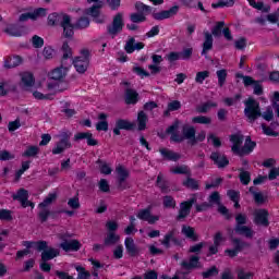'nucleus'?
I'll return each instance as SVG.
<instances>
[{"instance_id": "1", "label": "nucleus", "mask_w": 279, "mask_h": 279, "mask_svg": "<svg viewBox=\"0 0 279 279\" xmlns=\"http://www.w3.org/2000/svg\"><path fill=\"white\" fill-rule=\"evenodd\" d=\"M244 114L248 123H254L259 117H263L265 121H271L274 119V109L268 107L264 113H260V105L254 98H248L244 101Z\"/></svg>"}, {"instance_id": "2", "label": "nucleus", "mask_w": 279, "mask_h": 279, "mask_svg": "<svg viewBox=\"0 0 279 279\" xmlns=\"http://www.w3.org/2000/svg\"><path fill=\"white\" fill-rule=\"evenodd\" d=\"M69 71L68 66L61 65L51 72H49L48 90H54V93H61L66 88V83H64V78L66 77V72Z\"/></svg>"}, {"instance_id": "3", "label": "nucleus", "mask_w": 279, "mask_h": 279, "mask_svg": "<svg viewBox=\"0 0 279 279\" xmlns=\"http://www.w3.org/2000/svg\"><path fill=\"white\" fill-rule=\"evenodd\" d=\"M230 141L232 143V151L238 156H247V154H252L256 148V142L252 141V137L247 136L245 138L244 145L243 143V135L241 133H236L231 135Z\"/></svg>"}, {"instance_id": "4", "label": "nucleus", "mask_w": 279, "mask_h": 279, "mask_svg": "<svg viewBox=\"0 0 279 279\" xmlns=\"http://www.w3.org/2000/svg\"><path fill=\"white\" fill-rule=\"evenodd\" d=\"M73 64L77 73H86L90 64V51L88 49H82L81 54L75 58Z\"/></svg>"}, {"instance_id": "5", "label": "nucleus", "mask_w": 279, "mask_h": 279, "mask_svg": "<svg viewBox=\"0 0 279 279\" xmlns=\"http://www.w3.org/2000/svg\"><path fill=\"white\" fill-rule=\"evenodd\" d=\"M36 250L37 252H41V260H53V258L60 256V251L48 246L46 241L37 242Z\"/></svg>"}, {"instance_id": "6", "label": "nucleus", "mask_w": 279, "mask_h": 279, "mask_svg": "<svg viewBox=\"0 0 279 279\" xmlns=\"http://www.w3.org/2000/svg\"><path fill=\"white\" fill-rule=\"evenodd\" d=\"M135 8H136V11L140 13L131 14L132 23L145 22V14H149V12H151V8L149 5H145L143 2H136Z\"/></svg>"}, {"instance_id": "7", "label": "nucleus", "mask_w": 279, "mask_h": 279, "mask_svg": "<svg viewBox=\"0 0 279 279\" xmlns=\"http://www.w3.org/2000/svg\"><path fill=\"white\" fill-rule=\"evenodd\" d=\"M19 77V86L22 87L23 90H29V88H32L36 83V78H34V74L31 72H21Z\"/></svg>"}, {"instance_id": "8", "label": "nucleus", "mask_w": 279, "mask_h": 279, "mask_svg": "<svg viewBox=\"0 0 279 279\" xmlns=\"http://www.w3.org/2000/svg\"><path fill=\"white\" fill-rule=\"evenodd\" d=\"M269 211H267L266 209H256L254 211V223H256V226H264L265 228H267V226H269Z\"/></svg>"}, {"instance_id": "9", "label": "nucleus", "mask_w": 279, "mask_h": 279, "mask_svg": "<svg viewBox=\"0 0 279 279\" xmlns=\"http://www.w3.org/2000/svg\"><path fill=\"white\" fill-rule=\"evenodd\" d=\"M197 203V197L193 196L190 201L183 202L180 205L178 219H184L189 217L193 204Z\"/></svg>"}, {"instance_id": "10", "label": "nucleus", "mask_w": 279, "mask_h": 279, "mask_svg": "<svg viewBox=\"0 0 279 279\" xmlns=\"http://www.w3.org/2000/svg\"><path fill=\"white\" fill-rule=\"evenodd\" d=\"M13 199H17L23 206V208H27V206H31V208H34V203L29 202V192L25 189H21L16 194L13 195Z\"/></svg>"}, {"instance_id": "11", "label": "nucleus", "mask_w": 279, "mask_h": 279, "mask_svg": "<svg viewBox=\"0 0 279 279\" xmlns=\"http://www.w3.org/2000/svg\"><path fill=\"white\" fill-rule=\"evenodd\" d=\"M121 29H123V14L118 13L113 19L112 25L108 27V33L111 36H117Z\"/></svg>"}, {"instance_id": "12", "label": "nucleus", "mask_w": 279, "mask_h": 279, "mask_svg": "<svg viewBox=\"0 0 279 279\" xmlns=\"http://www.w3.org/2000/svg\"><path fill=\"white\" fill-rule=\"evenodd\" d=\"M137 219H141L142 221H147L148 223L153 225L156 223V221H160V216L151 215V208H147L142 209L137 213Z\"/></svg>"}, {"instance_id": "13", "label": "nucleus", "mask_w": 279, "mask_h": 279, "mask_svg": "<svg viewBox=\"0 0 279 279\" xmlns=\"http://www.w3.org/2000/svg\"><path fill=\"white\" fill-rule=\"evenodd\" d=\"M61 27H63V35L65 38H73V24L71 23V16H63V21L61 22Z\"/></svg>"}, {"instance_id": "14", "label": "nucleus", "mask_w": 279, "mask_h": 279, "mask_svg": "<svg viewBox=\"0 0 279 279\" xmlns=\"http://www.w3.org/2000/svg\"><path fill=\"white\" fill-rule=\"evenodd\" d=\"M75 141H87V145L95 147L97 145V140L93 138V133L90 132H81L74 135Z\"/></svg>"}, {"instance_id": "15", "label": "nucleus", "mask_w": 279, "mask_h": 279, "mask_svg": "<svg viewBox=\"0 0 279 279\" xmlns=\"http://www.w3.org/2000/svg\"><path fill=\"white\" fill-rule=\"evenodd\" d=\"M210 159L215 162V165H217V167H219V169L228 167L230 162L228 158H226V155L221 153H213Z\"/></svg>"}, {"instance_id": "16", "label": "nucleus", "mask_w": 279, "mask_h": 279, "mask_svg": "<svg viewBox=\"0 0 279 279\" xmlns=\"http://www.w3.org/2000/svg\"><path fill=\"white\" fill-rule=\"evenodd\" d=\"M60 247H62L64 252H77V250L82 247V244L77 240H70V241L62 242L60 244Z\"/></svg>"}, {"instance_id": "17", "label": "nucleus", "mask_w": 279, "mask_h": 279, "mask_svg": "<svg viewBox=\"0 0 279 279\" xmlns=\"http://www.w3.org/2000/svg\"><path fill=\"white\" fill-rule=\"evenodd\" d=\"M159 151L165 160H171L172 162H178V160L182 158V155L173 150H169L167 148H161Z\"/></svg>"}, {"instance_id": "18", "label": "nucleus", "mask_w": 279, "mask_h": 279, "mask_svg": "<svg viewBox=\"0 0 279 279\" xmlns=\"http://www.w3.org/2000/svg\"><path fill=\"white\" fill-rule=\"evenodd\" d=\"M178 10H179L178 7H172L168 11L155 13L154 19H156V21H165V19H171V16H173L174 14H178Z\"/></svg>"}, {"instance_id": "19", "label": "nucleus", "mask_w": 279, "mask_h": 279, "mask_svg": "<svg viewBox=\"0 0 279 279\" xmlns=\"http://www.w3.org/2000/svg\"><path fill=\"white\" fill-rule=\"evenodd\" d=\"M23 63V59L20 56L8 57L4 59V69H14Z\"/></svg>"}, {"instance_id": "20", "label": "nucleus", "mask_w": 279, "mask_h": 279, "mask_svg": "<svg viewBox=\"0 0 279 279\" xmlns=\"http://www.w3.org/2000/svg\"><path fill=\"white\" fill-rule=\"evenodd\" d=\"M124 245L130 256H136V254H138V247L136 246V243H134V239L126 238L124 241Z\"/></svg>"}, {"instance_id": "21", "label": "nucleus", "mask_w": 279, "mask_h": 279, "mask_svg": "<svg viewBox=\"0 0 279 279\" xmlns=\"http://www.w3.org/2000/svg\"><path fill=\"white\" fill-rule=\"evenodd\" d=\"M124 99H125V104H128V105L137 104L138 93H136V90H134V89L128 88L125 90Z\"/></svg>"}, {"instance_id": "22", "label": "nucleus", "mask_w": 279, "mask_h": 279, "mask_svg": "<svg viewBox=\"0 0 279 279\" xmlns=\"http://www.w3.org/2000/svg\"><path fill=\"white\" fill-rule=\"evenodd\" d=\"M99 122L96 123V130L98 132H108V114L106 113H100L98 114Z\"/></svg>"}, {"instance_id": "23", "label": "nucleus", "mask_w": 279, "mask_h": 279, "mask_svg": "<svg viewBox=\"0 0 279 279\" xmlns=\"http://www.w3.org/2000/svg\"><path fill=\"white\" fill-rule=\"evenodd\" d=\"M213 49V34L206 32L205 33V41L203 44L202 56H207L208 51Z\"/></svg>"}, {"instance_id": "24", "label": "nucleus", "mask_w": 279, "mask_h": 279, "mask_svg": "<svg viewBox=\"0 0 279 279\" xmlns=\"http://www.w3.org/2000/svg\"><path fill=\"white\" fill-rule=\"evenodd\" d=\"M10 90H12V82L10 80L2 78L0 81V97H5Z\"/></svg>"}, {"instance_id": "25", "label": "nucleus", "mask_w": 279, "mask_h": 279, "mask_svg": "<svg viewBox=\"0 0 279 279\" xmlns=\"http://www.w3.org/2000/svg\"><path fill=\"white\" fill-rule=\"evenodd\" d=\"M64 16H68L64 13H52L48 15V25H58L60 23L62 25V22L64 21Z\"/></svg>"}, {"instance_id": "26", "label": "nucleus", "mask_w": 279, "mask_h": 279, "mask_svg": "<svg viewBox=\"0 0 279 279\" xmlns=\"http://www.w3.org/2000/svg\"><path fill=\"white\" fill-rule=\"evenodd\" d=\"M235 232L246 239H252L254 236V230L247 226H235Z\"/></svg>"}, {"instance_id": "27", "label": "nucleus", "mask_w": 279, "mask_h": 279, "mask_svg": "<svg viewBox=\"0 0 279 279\" xmlns=\"http://www.w3.org/2000/svg\"><path fill=\"white\" fill-rule=\"evenodd\" d=\"M69 147H71V142H69V140L66 138L61 140L60 143H58L56 147L52 149V154L54 155L62 154V151H64L65 149H69Z\"/></svg>"}, {"instance_id": "28", "label": "nucleus", "mask_w": 279, "mask_h": 279, "mask_svg": "<svg viewBox=\"0 0 279 279\" xmlns=\"http://www.w3.org/2000/svg\"><path fill=\"white\" fill-rule=\"evenodd\" d=\"M178 128H180V121H175L171 126L168 128L167 132L171 135V141H174V143H180L182 141V137L178 136L175 132H178Z\"/></svg>"}, {"instance_id": "29", "label": "nucleus", "mask_w": 279, "mask_h": 279, "mask_svg": "<svg viewBox=\"0 0 279 279\" xmlns=\"http://www.w3.org/2000/svg\"><path fill=\"white\" fill-rule=\"evenodd\" d=\"M181 265L183 269H196V267H199V257L191 256L190 262H183Z\"/></svg>"}, {"instance_id": "30", "label": "nucleus", "mask_w": 279, "mask_h": 279, "mask_svg": "<svg viewBox=\"0 0 279 279\" xmlns=\"http://www.w3.org/2000/svg\"><path fill=\"white\" fill-rule=\"evenodd\" d=\"M145 47L143 43H137L134 45V39H130L125 45V51L126 53H134V51H140V49H143Z\"/></svg>"}, {"instance_id": "31", "label": "nucleus", "mask_w": 279, "mask_h": 279, "mask_svg": "<svg viewBox=\"0 0 279 279\" xmlns=\"http://www.w3.org/2000/svg\"><path fill=\"white\" fill-rule=\"evenodd\" d=\"M182 234L190 239L191 241H197V233H195V229L189 226H183L181 230Z\"/></svg>"}, {"instance_id": "32", "label": "nucleus", "mask_w": 279, "mask_h": 279, "mask_svg": "<svg viewBox=\"0 0 279 279\" xmlns=\"http://www.w3.org/2000/svg\"><path fill=\"white\" fill-rule=\"evenodd\" d=\"M251 8H254L255 10H259L260 12H269L271 10V7L265 5L263 2H256V0H247Z\"/></svg>"}, {"instance_id": "33", "label": "nucleus", "mask_w": 279, "mask_h": 279, "mask_svg": "<svg viewBox=\"0 0 279 279\" xmlns=\"http://www.w3.org/2000/svg\"><path fill=\"white\" fill-rule=\"evenodd\" d=\"M116 171H117L118 180L120 184L121 182H125V180H128L130 172L123 166H118Z\"/></svg>"}, {"instance_id": "34", "label": "nucleus", "mask_w": 279, "mask_h": 279, "mask_svg": "<svg viewBox=\"0 0 279 279\" xmlns=\"http://www.w3.org/2000/svg\"><path fill=\"white\" fill-rule=\"evenodd\" d=\"M5 34H9V36H23V31H21V28H19L16 25H8L4 29Z\"/></svg>"}, {"instance_id": "35", "label": "nucleus", "mask_w": 279, "mask_h": 279, "mask_svg": "<svg viewBox=\"0 0 279 279\" xmlns=\"http://www.w3.org/2000/svg\"><path fill=\"white\" fill-rule=\"evenodd\" d=\"M233 245L235 246V248L233 250H226V254L227 256H230V258H234V256H236V254H239V252L241 251V241L239 240H233Z\"/></svg>"}, {"instance_id": "36", "label": "nucleus", "mask_w": 279, "mask_h": 279, "mask_svg": "<svg viewBox=\"0 0 279 279\" xmlns=\"http://www.w3.org/2000/svg\"><path fill=\"white\" fill-rule=\"evenodd\" d=\"M171 241H175V231L172 230V231H169L163 240L160 241L161 245H163L165 247H170L171 245Z\"/></svg>"}, {"instance_id": "37", "label": "nucleus", "mask_w": 279, "mask_h": 279, "mask_svg": "<svg viewBox=\"0 0 279 279\" xmlns=\"http://www.w3.org/2000/svg\"><path fill=\"white\" fill-rule=\"evenodd\" d=\"M121 238L114 232H109L105 239V245H116Z\"/></svg>"}, {"instance_id": "38", "label": "nucleus", "mask_w": 279, "mask_h": 279, "mask_svg": "<svg viewBox=\"0 0 279 279\" xmlns=\"http://www.w3.org/2000/svg\"><path fill=\"white\" fill-rule=\"evenodd\" d=\"M43 16H47V9L45 8H38L31 12V21L43 19Z\"/></svg>"}, {"instance_id": "39", "label": "nucleus", "mask_w": 279, "mask_h": 279, "mask_svg": "<svg viewBox=\"0 0 279 279\" xmlns=\"http://www.w3.org/2000/svg\"><path fill=\"white\" fill-rule=\"evenodd\" d=\"M137 125L140 131H143L145 128H147V114H145L143 111L137 114Z\"/></svg>"}, {"instance_id": "40", "label": "nucleus", "mask_w": 279, "mask_h": 279, "mask_svg": "<svg viewBox=\"0 0 279 279\" xmlns=\"http://www.w3.org/2000/svg\"><path fill=\"white\" fill-rule=\"evenodd\" d=\"M171 173L181 174V175H189L191 170L187 166H177L170 169Z\"/></svg>"}, {"instance_id": "41", "label": "nucleus", "mask_w": 279, "mask_h": 279, "mask_svg": "<svg viewBox=\"0 0 279 279\" xmlns=\"http://www.w3.org/2000/svg\"><path fill=\"white\" fill-rule=\"evenodd\" d=\"M157 186L160 187L162 193H169V183L165 181V177L162 174L157 177Z\"/></svg>"}, {"instance_id": "42", "label": "nucleus", "mask_w": 279, "mask_h": 279, "mask_svg": "<svg viewBox=\"0 0 279 279\" xmlns=\"http://www.w3.org/2000/svg\"><path fill=\"white\" fill-rule=\"evenodd\" d=\"M97 162L99 165L100 173L104 175H110V173H112V168L106 161L98 160Z\"/></svg>"}, {"instance_id": "43", "label": "nucleus", "mask_w": 279, "mask_h": 279, "mask_svg": "<svg viewBox=\"0 0 279 279\" xmlns=\"http://www.w3.org/2000/svg\"><path fill=\"white\" fill-rule=\"evenodd\" d=\"M216 75L218 77V85L223 86V84H226V80L228 78V70L226 69L218 70L216 72Z\"/></svg>"}, {"instance_id": "44", "label": "nucleus", "mask_w": 279, "mask_h": 279, "mask_svg": "<svg viewBox=\"0 0 279 279\" xmlns=\"http://www.w3.org/2000/svg\"><path fill=\"white\" fill-rule=\"evenodd\" d=\"M57 197H58V194L56 193L48 194L46 199L39 204V208H47V206H50V204H53V202H56Z\"/></svg>"}, {"instance_id": "45", "label": "nucleus", "mask_w": 279, "mask_h": 279, "mask_svg": "<svg viewBox=\"0 0 279 279\" xmlns=\"http://www.w3.org/2000/svg\"><path fill=\"white\" fill-rule=\"evenodd\" d=\"M62 51H63L62 64L64 65L65 60H69V58H73V52L71 51V47L69 46V43H64L62 45Z\"/></svg>"}, {"instance_id": "46", "label": "nucleus", "mask_w": 279, "mask_h": 279, "mask_svg": "<svg viewBox=\"0 0 279 279\" xmlns=\"http://www.w3.org/2000/svg\"><path fill=\"white\" fill-rule=\"evenodd\" d=\"M234 5V0H219L217 3H213L211 8H232Z\"/></svg>"}, {"instance_id": "47", "label": "nucleus", "mask_w": 279, "mask_h": 279, "mask_svg": "<svg viewBox=\"0 0 279 279\" xmlns=\"http://www.w3.org/2000/svg\"><path fill=\"white\" fill-rule=\"evenodd\" d=\"M39 151L38 146H28L26 150L23 153V156L25 158H32L34 156H37Z\"/></svg>"}, {"instance_id": "48", "label": "nucleus", "mask_w": 279, "mask_h": 279, "mask_svg": "<svg viewBox=\"0 0 279 279\" xmlns=\"http://www.w3.org/2000/svg\"><path fill=\"white\" fill-rule=\"evenodd\" d=\"M236 274H238V278L236 279H251V278H254V272L252 271H247L243 268H239L236 270Z\"/></svg>"}, {"instance_id": "49", "label": "nucleus", "mask_w": 279, "mask_h": 279, "mask_svg": "<svg viewBox=\"0 0 279 279\" xmlns=\"http://www.w3.org/2000/svg\"><path fill=\"white\" fill-rule=\"evenodd\" d=\"M116 126L120 128L121 130H132L134 124L130 123L128 120L120 119L116 121Z\"/></svg>"}, {"instance_id": "50", "label": "nucleus", "mask_w": 279, "mask_h": 279, "mask_svg": "<svg viewBox=\"0 0 279 279\" xmlns=\"http://www.w3.org/2000/svg\"><path fill=\"white\" fill-rule=\"evenodd\" d=\"M181 104L178 100H173L168 105V110L165 111V116L169 117V112H174V110H180Z\"/></svg>"}, {"instance_id": "51", "label": "nucleus", "mask_w": 279, "mask_h": 279, "mask_svg": "<svg viewBox=\"0 0 279 279\" xmlns=\"http://www.w3.org/2000/svg\"><path fill=\"white\" fill-rule=\"evenodd\" d=\"M207 77H210V72L208 71L198 72L195 77V83L204 84V80H206Z\"/></svg>"}, {"instance_id": "52", "label": "nucleus", "mask_w": 279, "mask_h": 279, "mask_svg": "<svg viewBox=\"0 0 279 279\" xmlns=\"http://www.w3.org/2000/svg\"><path fill=\"white\" fill-rule=\"evenodd\" d=\"M210 121H211L210 118L206 116H198L192 119V123H199L202 125H208Z\"/></svg>"}, {"instance_id": "53", "label": "nucleus", "mask_w": 279, "mask_h": 279, "mask_svg": "<svg viewBox=\"0 0 279 279\" xmlns=\"http://www.w3.org/2000/svg\"><path fill=\"white\" fill-rule=\"evenodd\" d=\"M223 25H226L225 22H217V24L211 29V34L215 37L221 36V29H223Z\"/></svg>"}, {"instance_id": "54", "label": "nucleus", "mask_w": 279, "mask_h": 279, "mask_svg": "<svg viewBox=\"0 0 279 279\" xmlns=\"http://www.w3.org/2000/svg\"><path fill=\"white\" fill-rule=\"evenodd\" d=\"M76 271H78V279L90 278V272L86 271V269L82 266H76Z\"/></svg>"}, {"instance_id": "55", "label": "nucleus", "mask_w": 279, "mask_h": 279, "mask_svg": "<svg viewBox=\"0 0 279 279\" xmlns=\"http://www.w3.org/2000/svg\"><path fill=\"white\" fill-rule=\"evenodd\" d=\"M98 186H99V191H101L102 193L110 192V184L106 179H101L98 183Z\"/></svg>"}, {"instance_id": "56", "label": "nucleus", "mask_w": 279, "mask_h": 279, "mask_svg": "<svg viewBox=\"0 0 279 279\" xmlns=\"http://www.w3.org/2000/svg\"><path fill=\"white\" fill-rule=\"evenodd\" d=\"M163 206L165 208H175V199H173L171 196H165Z\"/></svg>"}, {"instance_id": "57", "label": "nucleus", "mask_w": 279, "mask_h": 279, "mask_svg": "<svg viewBox=\"0 0 279 279\" xmlns=\"http://www.w3.org/2000/svg\"><path fill=\"white\" fill-rule=\"evenodd\" d=\"M183 135L185 136V138H195V129L191 126H184Z\"/></svg>"}, {"instance_id": "58", "label": "nucleus", "mask_w": 279, "mask_h": 279, "mask_svg": "<svg viewBox=\"0 0 279 279\" xmlns=\"http://www.w3.org/2000/svg\"><path fill=\"white\" fill-rule=\"evenodd\" d=\"M19 128H21V120L20 119L11 121L8 124L9 132H16V130H19Z\"/></svg>"}, {"instance_id": "59", "label": "nucleus", "mask_w": 279, "mask_h": 279, "mask_svg": "<svg viewBox=\"0 0 279 279\" xmlns=\"http://www.w3.org/2000/svg\"><path fill=\"white\" fill-rule=\"evenodd\" d=\"M210 108H217V104L213 101H208L204 104L203 106L198 107V112H208Z\"/></svg>"}, {"instance_id": "60", "label": "nucleus", "mask_w": 279, "mask_h": 279, "mask_svg": "<svg viewBox=\"0 0 279 279\" xmlns=\"http://www.w3.org/2000/svg\"><path fill=\"white\" fill-rule=\"evenodd\" d=\"M253 197L256 204H265V199H267V197L263 195L262 192H253Z\"/></svg>"}, {"instance_id": "61", "label": "nucleus", "mask_w": 279, "mask_h": 279, "mask_svg": "<svg viewBox=\"0 0 279 279\" xmlns=\"http://www.w3.org/2000/svg\"><path fill=\"white\" fill-rule=\"evenodd\" d=\"M183 186H186L187 189H192V190L198 189L197 181H195L194 179H187L186 181H184Z\"/></svg>"}, {"instance_id": "62", "label": "nucleus", "mask_w": 279, "mask_h": 279, "mask_svg": "<svg viewBox=\"0 0 279 279\" xmlns=\"http://www.w3.org/2000/svg\"><path fill=\"white\" fill-rule=\"evenodd\" d=\"M32 43H33V46L36 47L37 49L43 47V45H45V40L43 39V37H38L37 35L33 36Z\"/></svg>"}, {"instance_id": "63", "label": "nucleus", "mask_w": 279, "mask_h": 279, "mask_svg": "<svg viewBox=\"0 0 279 279\" xmlns=\"http://www.w3.org/2000/svg\"><path fill=\"white\" fill-rule=\"evenodd\" d=\"M208 205L209 206H215V204H219V193L214 192L209 198H208Z\"/></svg>"}, {"instance_id": "64", "label": "nucleus", "mask_w": 279, "mask_h": 279, "mask_svg": "<svg viewBox=\"0 0 279 279\" xmlns=\"http://www.w3.org/2000/svg\"><path fill=\"white\" fill-rule=\"evenodd\" d=\"M267 21L269 23H278L279 21V9L275 13H270L267 15Z\"/></svg>"}]
</instances>
